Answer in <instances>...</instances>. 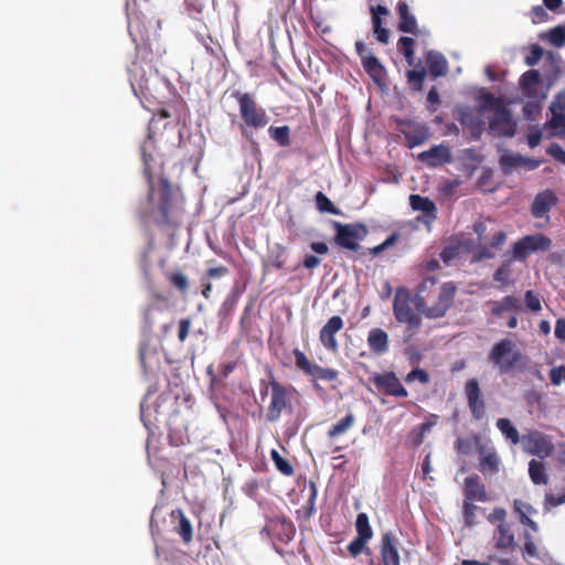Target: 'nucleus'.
Here are the masks:
<instances>
[{"mask_svg":"<svg viewBox=\"0 0 565 565\" xmlns=\"http://www.w3.org/2000/svg\"><path fill=\"white\" fill-rule=\"evenodd\" d=\"M182 211V195L168 179H149L146 213L157 223H177Z\"/></svg>","mask_w":565,"mask_h":565,"instance_id":"obj_1","label":"nucleus"},{"mask_svg":"<svg viewBox=\"0 0 565 565\" xmlns=\"http://www.w3.org/2000/svg\"><path fill=\"white\" fill-rule=\"evenodd\" d=\"M419 296L413 297L405 287L395 291L393 301V313L399 323L407 324L409 329H418L422 322V313L416 308V300Z\"/></svg>","mask_w":565,"mask_h":565,"instance_id":"obj_2","label":"nucleus"},{"mask_svg":"<svg viewBox=\"0 0 565 565\" xmlns=\"http://www.w3.org/2000/svg\"><path fill=\"white\" fill-rule=\"evenodd\" d=\"M232 96L237 100L239 106V115L244 121V125L241 126L243 134L246 132L245 127L260 129L268 124L265 109L258 107L252 95L236 90Z\"/></svg>","mask_w":565,"mask_h":565,"instance_id":"obj_3","label":"nucleus"},{"mask_svg":"<svg viewBox=\"0 0 565 565\" xmlns=\"http://www.w3.org/2000/svg\"><path fill=\"white\" fill-rule=\"evenodd\" d=\"M455 291L456 288L452 284H444L437 290V299L434 305L426 306L424 298L418 297L416 300V308L428 319L441 318L452 305Z\"/></svg>","mask_w":565,"mask_h":565,"instance_id":"obj_4","label":"nucleus"},{"mask_svg":"<svg viewBox=\"0 0 565 565\" xmlns=\"http://www.w3.org/2000/svg\"><path fill=\"white\" fill-rule=\"evenodd\" d=\"M521 353L515 343L509 339H502L492 348L489 360L501 373H509L520 360Z\"/></svg>","mask_w":565,"mask_h":565,"instance_id":"obj_5","label":"nucleus"},{"mask_svg":"<svg viewBox=\"0 0 565 565\" xmlns=\"http://www.w3.org/2000/svg\"><path fill=\"white\" fill-rule=\"evenodd\" d=\"M493 115L489 119V131L493 136L512 137L515 134V122L512 119L511 111L498 99L490 106Z\"/></svg>","mask_w":565,"mask_h":565,"instance_id":"obj_6","label":"nucleus"},{"mask_svg":"<svg viewBox=\"0 0 565 565\" xmlns=\"http://www.w3.org/2000/svg\"><path fill=\"white\" fill-rule=\"evenodd\" d=\"M551 246L552 241L543 234L527 235L514 243L513 258L525 260L531 254L546 252Z\"/></svg>","mask_w":565,"mask_h":565,"instance_id":"obj_7","label":"nucleus"},{"mask_svg":"<svg viewBox=\"0 0 565 565\" xmlns=\"http://www.w3.org/2000/svg\"><path fill=\"white\" fill-rule=\"evenodd\" d=\"M337 230L335 242L343 248L350 250H356L359 248V242L362 241L367 230L363 224H345L334 223Z\"/></svg>","mask_w":565,"mask_h":565,"instance_id":"obj_8","label":"nucleus"},{"mask_svg":"<svg viewBox=\"0 0 565 565\" xmlns=\"http://www.w3.org/2000/svg\"><path fill=\"white\" fill-rule=\"evenodd\" d=\"M522 445L526 452L540 458H546L554 452L552 437L537 430L523 436Z\"/></svg>","mask_w":565,"mask_h":565,"instance_id":"obj_9","label":"nucleus"},{"mask_svg":"<svg viewBox=\"0 0 565 565\" xmlns=\"http://www.w3.org/2000/svg\"><path fill=\"white\" fill-rule=\"evenodd\" d=\"M399 132L404 136L406 146L414 148L423 145L429 139V129L420 122H403Z\"/></svg>","mask_w":565,"mask_h":565,"instance_id":"obj_10","label":"nucleus"},{"mask_svg":"<svg viewBox=\"0 0 565 565\" xmlns=\"http://www.w3.org/2000/svg\"><path fill=\"white\" fill-rule=\"evenodd\" d=\"M380 555L383 565H401L398 540L392 532L382 535Z\"/></svg>","mask_w":565,"mask_h":565,"instance_id":"obj_11","label":"nucleus"},{"mask_svg":"<svg viewBox=\"0 0 565 565\" xmlns=\"http://www.w3.org/2000/svg\"><path fill=\"white\" fill-rule=\"evenodd\" d=\"M372 380L377 388L383 390L388 395L397 397H406L408 395L394 372L375 374Z\"/></svg>","mask_w":565,"mask_h":565,"instance_id":"obj_12","label":"nucleus"},{"mask_svg":"<svg viewBox=\"0 0 565 565\" xmlns=\"http://www.w3.org/2000/svg\"><path fill=\"white\" fill-rule=\"evenodd\" d=\"M409 204L413 210L423 212V214L417 217V221L430 230L437 214V209L434 202L418 194H412L409 196Z\"/></svg>","mask_w":565,"mask_h":565,"instance_id":"obj_13","label":"nucleus"},{"mask_svg":"<svg viewBox=\"0 0 565 565\" xmlns=\"http://www.w3.org/2000/svg\"><path fill=\"white\" fill-rule=\"evenodd\" d=\"M343 328V320L339 316L331 317L320 331V341L322 345L331 352L338 350L335 333Z\"/></svg>","mask_w":565,"mask_h":565,"instance_id":"obj_14","label":"nucleus"},{"mask_svg":"<svg viewBox=\"0 0 565 565\" xmlns=\"http://www.w3.org/2000/svg\"><path fill=\"white\" fill-rule=\"evenodd\" d=\"M418 159L430 167H437L451 161V151L448 146L440 143L419 153Z\"/></svg>","mask_w":565,"mask_h":565,"instance_id":"obj_15","label":"nucleus"},{"mask_svg":"<svg viewBox=\"0 0 565 565\" xmlns=\"http://www.w3.org/2000/svg\"><path fill=\"white\" fill-rule=\"evenodd\" d=\"M270 386H271V399H270L268 419L270 422H275L279 418L282 409L287 405L286 391L277 382H271Z\"/></svg>","mask_w":565,"mask_h":565,"instance_id":"obj_16","label":"nucleus"},{"mask_svg":"<svg viewBox=\"0 0 565 565\" xmlns=\"http://www.w3.org/2000/svg\"><path fill=\"white\" fill-rule=\"evenodd\" d=\"M556 203L555 195L550 191L539 193L532 204V214L536 218L544 217Z\"/></svg>","mask_w":565,"mask_h":565,"instance_id":"obj_17","label":"nucleus"},{"mask_svg":"<svg viewBox=\"0 0 565 565\" xmlns=\"http://www.w3.org/2000/svg\"><path fill=\"white\" fill-rule=\"evenodd\" d=\"M500 459L497 452L492 449H480V466L479 469L484 475H494L499 471Z\"/></svg>","mask_w":565,"mask_h":565,"instance_id":"obj_18","label":"nucleus"},{"mask_svg":"<svg viewBox=\"0 0 565 565\" xmlns=\"http://www.w3.org/2000/svg\"><path fill=\"white\" fill-rule=\"evenodd\" d=\"M460 122L469 129L475 139H478L481 136L484 124L480 115H477L469 109H465L460 113Z\"/></svg>","mask_w":565,"mask_h":565,"instance_id":"obj_19","label":"nucleus"},{"mask_svg":"<svg viewBox=\"0 0 565 565\" xmlns=\"http://www.w3.org/2000/svg\"><path fill=\"white\" fill-rule=\"evenodd\" d=\"M495 547L499 550H512L515 545L514 535L507 523H500L493 535Z\"/></svg>","mask_w":565,"mask_h":565,"instance_id":"obj_20","label":"nucleus"},{"mask_svg":"<svg viewBox=\"0 0 565 565\" xmlns=\"http://www.w3.org/2000/svg\"><path fill=\"white\" fill-rule=\"evenodd\" d=\"M367 344L372 352L383 354L388 350V335L382 329H372L369 332Z\"/></svg>","mask_w":565,"mask_h":565,"instance_id":"obj_21","label":"nucleus"},{"mask_svg":"<svg viewBox=\"0 0 565 565\" xmlns=\"http://www.w3.org/2000/svg\"><path fill=\"white\" fill-rule=\"evenodd\" d=\"M396 10L401 19L398 29L406 33H415L417 31V22L415 17L409 12L407 3L399 1Z\"/></svg>","mask_w":565,"mask_h":565,"instance_id":"obj_22","label":"nucleus"},{"mask_svg":"<svg viewBox=\"0 0 565 565\" xmlns=\"http://www.w3.org/2000/svg\"><path fill=\"white\" fill-rule=\"evenodd\" d=\"M465 495L468 501H486L487 494L484 487L480 484L477 477L465 479Z\"/></svg>","mask_w":565,"mask_h":565,"instance_id":"obj_23","label":"nucleus"},{"mask_svg":"<svg viewBox=\"0 0 565 565\" xmlns=\"http://www.w3.org/2000/svg\"><path fill=\"white\" fill-rule=\"evenodd\" d=\"M427 64L431 76L438 77L446 75L448 63L441 53L429 51L427 53Z\"/></svg>","mask_w":565,"mask_h":565,"instance_id":"obj_24","label":"nucleus"},{"mask_svg":"<svg viewBox=\"0 0 565 565\" xmlns=\"http://www.w3.org/2000/svg\"><path fill=\"white\" fill-rule=\"evenodd\" d=\"M540 78V73L535 70L527 71L522 75L520 86L527 97L536 96Z\"/></svg>","mask_w":565,"mask_h":565,"instance_id":"obj_25","label":"nucleus"},{"mask_svg":"<svg viewBox=\"0 0 565 565\" xmlns=\"http://www.w3.org/2000/svg\"><path fill=\"white\" fill-rule=\"evenodd\" d=\"M521 310V301L516 297L507 296L501 301L491 302V311L493 315H501L504 311Z\"/></svg>","mask_w":565,"mask_h":565,"instance_id":"obj_26","label":"nucleus"},{"mask_svg":"<svg viewBox=\"0 0 565 565\" xmlns=\"http://www.w3.org/2000/svg\"><path fill=\"white\" fill-rule=\"evenodd\" d=\"M362 65L365 70V72L375 81L382 79L384 76V67L380 63L379 58L376 56L367 55L365 60L362 61Z\"/></svg>","mask_w":565,"mask_h":565,"instance_id":"obj_27","label":"nucleus"},{"mask_svg":"<svg viewBox=\"0 0 565 565\" xmlns=\"http://www.w3.org/2000/svg\"><path fill=\"white\" fill-rule=\"evenodd\" d=\"M177 513L178 524L175 525V531L181 536L182 541L188 544L193 537L192 524L182 511H178Z\"/></svg>","mask_w":565,"mask_h":565,"instance_id":"obj_28","label":"nucleus"},{"mask_svg":"<svg viewBox=\"0 0 565 565\" xmlns=\"http://www.w3.org/2000/svg\"><path fill=\"white\" fill-rule=\"evenodd\" d=\"M500 161L504 173H511L513 168L525 167L531 163L529 159L518 153H505L501 157Z\"/></svg>","mask_w":565,"mask_h":565,"instance_id":"obj_29","label":"nucleus"},{"mask_svg":"<svg viewBox=\"0 0 565 565\" xmlns=\"http://www.w3.org/2000/svg\"><path fill=\"white\" fill-rule=\"evenodd\" d=\"M497 428L501 431V434L509 439L513 445L520 443V435L516 428L512 425L511 420L508 418H499L497 420Z\"/></svg>","mask_w":565,"mask_h":565,"instance_id":"obj_30","label":"nucleus"},{"mask_svg":"<svg viewBox=\"0 0 565 565\" xmlns=\"http://www.w3.org/2000/svg\"><path fill=\"white\" fill-rule=\"evenodd\" d=\"M529 475L531 480L535 484H545L547 477L545 473V467L541 461L532 459L529 463Z\"/></svg>","mask_w":565,"mask_h":565,"instance_id":"obj_31","label":"nucleus"},{"mask_svg":"<svg viewBox=\"0 0 565 565\" xmlns=\"http://www.w3.org/2000/svg\"><path fill=\"white\" fill-rule=\"evenodd\" d=\"M355 423L353 414H348L344 418L334 424L328 431L330 438L345 434Z\"/></svg>","mask_w":565,"mask_h":565,"instance_id":"obj_32","label":"nucleus"},{"mask_svg":"<svg viewBox=\"0 0 565 565\" xmlns=\"http://www.w3.org/2000/svg\"><path fill=\"white\" fill-rule=\"evenodd\" d=\"M268 132L271 139H274L279 146L287 147L290 145V129L288 126H271L269 127Z\"/></svg>","mask_w":565,"mask_h":565,"instance_id":"obj_33","label":"nucleus"},{"mask_svg":"<svg viewBox=\"0 0 565 565\" xmlns=\"http://www.w3.org/2000/svg\"><path fill=\"white\" fill-rule=\"evenodd\" d=\"M355 527H356V532H358L356 537L369 541L373 536V531L369 523V518L365 513L358 514Z\"/></svg>","mask_w":565,"mask_h":565,"instance_id":"obj_34","label":"nucleus"},{"mask_svg":"<svg viewBox=\"0 0 565 565\" xmlns=\"http://www.w3.org/2000/svg\"><path fill=\"white\" fill-rule=\"evenodd\" d=\"M541 38H547L550 43L556 47L563 46L565 43V24L553 28L548 33L542 34Z\"/></svg>","mask_w":565,"mask_h":565,"instance_id":"obj_35","label":"nucleus"},{"mask_svg":"<svg viewBox=\"0 0 565 565\" xmlns=\"http://www.w3.org/2000/svg\"><path fill=\"white\" fill-rule=\"evenodd\" d=\"M547 125L555 130V135L565 138V113L551 111Z\"/></svg>","mask_w":565,"mask_h":565,"instance_id":"obj_36","label":"nucleus"},{"mask_svg":"<svg viewBox=\"0 0 565 565\" xmlns=\"http://www.w3.org/2000/svg\"><path fill=\"white\" fill-rule=\"evenodd\" d=\"M515 510L521 515V523L524 525H529L534 532L537 531V524L529 518V513L531 512V507L526 503H523L522 501L516 500L514 502Z\"/></svg>","mask_w":565,"mask_h":565,"instance_id":"obj_37","label":"nucleus"},{"mask_svg":"<svg viewBox=\"0 0 565 565\" xmlns=\"http://www.w3.org/2000/svg\"><path fill=\"white\" fill-rule=\"evenodd\" d=\"M310 376L316 380L333 381L337 379L338 372L335 370L322 367L316 364L312 369V372L310 373Z\"/></svg>","mask_w":565,"mask_h":565,"instance_id":"obj_38","label":"nucleus"},{"mask_svg":"<svg viewBox=\"0 0 565 565\" xmlns=\"http://www.w3.org/2000/svg\"><path fill=\"white\" fill-rule=\"evenodd\" d=\"M294 354H295L296 366L299 370L303 371L306 374L310 375V373L312 372V369L315 367L316 363L310 362L307 359V356L305 355V353H302L298 349H296L294 351Z\"/></svg>","mask_w":565,"mask_h":565,"instance_id":"obj_39","label":"nucleus"},{"mask_svg":"<svg viewBox=\"0 0 565 565\" xmlns=\"http://www.w3.org/2000/svg\"><path fill=\"white\" fill-rule=\"evenodd\" d=\"M317 207L320 212L338 214V210L333 206L332 202L321 192L316 195Z\"/></svg>","mask_w":565,"mask_h":565,"instance_id":"obj_40","label":"nucleus"},{"mask_svg":"<svg viewBox=\"0 0 565 565\" xmlns=\"http://www.w3.org/2000/svg\"><path fill=\"white\" fill-rule=\"evenodd\" d=\"M271 459L274 460L277 469L285 476H291L294 473L291 465L285 460L277 450H271Z\"/></svg>","mask_w":565,"mask_h":565,"instance_id":"obj_41","label":"nucleus"},{"mask_svg":"<svg viewBox=\"0 0 565 565\" xmlns=\"http://www.w3.org/2000/svg\"><path fill=\"white\" fill-rule=\"evenodd\" d=\"M425 75H426V72L424 70H422V71L413 70V71L407 72V79H408L409 84L413 85V87L415 89L420 90Z\"/></svg>","mask_w":565,"mask_h":565,"instance_id":"obj_42","label":"nucleus"},{"mask_svg":"<svg viewBox=\"0 0 565 565\" xmlns=\"http://www.w3.org/2000/svg\"><path fill=\"white\" fill-rule=\"evenodd\" d=\"M465 392L469 401L480 399V388L477 380H469L466 384Z\"/></svg>","mask_w":565,"mask_h":565,"instance_id":"obj_43","label":"nucleus"},{"mask_svg":"<svg viewBox=\"0 0 565 565\" xmlns=\"http://www.w3.org/2000/svg\"><path fill=\"white\" fill-rule=\"evenodd\" d=\"M374 33L381 43L388 42V30L381 26V19L377 15L373 17Z\"/></svg>","mask_w":565,"mask_h":565,"instance_id":"obj_44","label":"nucleus"},{"mask_svg":"<svg viewBox=\"0 0 565 565\" xmlns=\"http://www.w3.org/2000/svg\"><path fill=\"white\" fill-rule=\"evenodd\" d=\"M405 381L407 383L418 381L423 384H426L429 381V376L426 371H424L422 369H415L407 374Z\"/></svg>","mask_w":565,"mask_h":565,"instance_id":"obj_45","label":"nucleus"},{"mask_svg":"<svg viewBox=\"0 0 565 565\" xmlns=\"http://www.w3.org/2000/svg\"><path fill=\"white\" fill-rule=\"evenodd\" d=\"M525 303L526 307L534 312L540 311L542 308L539 296L531 290H527L525 292Z\"/></svg>","mask_w":565,"mask_h":565,"instance_id":"obj_46","label":"nucleus"},{"mask_svg":"<svg viewBox=\"0 0 565 565\" xmlns=\"http://www.w3.org/2000/svg\"><path fill=\"white\" fill-rule=\"evenodd\" d=\"M543 53H544V51L540 45L533 44L531 46V55H529L525 58V63L530 66L536 65L539 63V61L542 58Z\"/></svg>","mask_w":565,"mask_h":565,"instance_id":"obj_47","label":"nucleus"},{"mask_svg":"<svg viewBox=\"0 0 565 565\" xmlns=\"http://www.w3.org/2000/svg\"><path fill=\"white\" fill-rule=\"evenodd\" d=\"M550 379L553 385L558 386L565 382V366L553 367L550 371Z\"/></svg>","mask_w":565,"mask_h":565,"instance_id":"obj_48","label":"nucleus"},{"mask_svg":"<svg viewBox=\"0 0 565 565\" xmlns=\"http://www.w3.org/2000/svg\"><path fill=\"white\" fill-rule=\"evenodd\" d=\"M550 111L565 113V90L558 93L550 105Z\"/></svg>","mask_w":565,"mask_h":565,"instance_id":"obj_49","label":"nucleus"},{"mask_svg":"<svg viewBox=\"0 0 565 565\" xmlns=\"http://www.w3.org/2000/svg\"><path fill=\"white\" fill-rule=\"evenodd\" d=\"M367 543L366 540L355 537L349 545L348 551L352 556L359 555L363 548L365 547V544Z\"/></svg>","mask_w":565,"mask_h":565,"instance_id":"obj_50","label":"nucleus"},{"mask_svg":"<svg viewBox=\"0 0 565 565\" xmlns=\"http://www.w3.org/2000/svg\"><path fill=\"white\" fill-rule=\"evenodd\" d=\"M510 266L509 265H503L501 266L500 268H498V270L495 271L494 274V280L495 281H499L501 284H509L510 281Z\"/></svg>","mask_w":565,"mask_h":565,"instance_id":"obj_51","label":"nucleus"},{"mask_svg":"<svg viewBox=\"0 0 565 565\" xmlns=\"http://www.w3.org/2000/svg\"><path fill=\"white\" fill-rule=\"evenodd\" d=\"M525 542H524V553L526 556L530 557H539V551L532 539L529 534L525 533L524 535Z\"/></svg>","mask_w":565,"mask_h":565,"instance_id":"obj_52","label":"nucleus"},{"mask_svg":"<svg viewBox=\"0 0 565 565\" xmlns=\"http://www.w3.org/2000/svg\"><path fill=\"white\" fill-rule=\"evenodd\" d=\"M469 407L476 418H480L484 414V405L482 399L469 401Z\"/></svg>","mask_w":565,"mask_h":565,"instance_id":"obj_53","label":"nucleus"},{"mask_svg":"<svg viewBox=\"0 0 565 565\" xmlns=\"http://www.w3.org/2000/svg\"><path fill=\"white\" fill-rule=\"evenodd\" d=\"M548 18L547 12L541 6H536L532 9V20L534 23L546 21Z\"/></svg>","mask_w":565,"mask_h":565,"instance_id":"obj_54","label":"nucleus"},{"mask_svg":"<svg viewBox=\"0 0 565 565\" xmlns=\"http://www.w3.org/2000/svg\"><path fill=\"white\" fill-rule=\"evenodd\" d=\"M459 185L458 179H454L452 181L446 182L441 188V194L445 198H450L455 194L456 188Z\"/></svg>","mask_w":565,"mask_h":565,"instance_id":"obj_55","label":"nucleus"},{"mask_svg":"<svg viewBox=\"0 0 565 565\" xmlns=\"http://www.w3.org/2000/svg\"><path fill=\"white\" fill-rule=\"evenodd\" d=\"M481 156L479 153H477L475 150L472 149H467L462 152V160L463 161H471V168L473 169L475 167V163H480L481 162Z\"/></svg>","mask_w":565,"mask_h":565,"instance_id":"obj_56","label":"nucleus"},{"mask_svg":"<svg viewBox=\"0 0 565 565\" xmlns=\"http://www.w3.org/2000/svg\"><path fill=\"white\" fill-rule=\"evenodd\" d=\"M171 282L180 290H185L188 288V279L181 273L174 274L171 277Z\"/></svg>","mask_w":565,"mask_h":565,"instance_id":"obj_57","label":"nucleus"},{"mask_svg":"<svg viewBox=\"0 0 565 565\" xmlns=\"http://www.w3.org/2000/svg\"><path fill=\"white\" fill-rule=\"evenodd\" d=\"M396 241V235H391L390 237H387L382 244L375 246L373 249H372V253L374 255H377L380 253H382L383 250H385L388 246H392Z\"/></svg>","mask_w":565,"mask_h":565,"instance_id":"obj_58","label":"nucleus"},{"mask_svg":"<svg viewBox=\"0 0 565 565\" xmlns=\"http://www.w3.org/2000/svg\"><path fill=\"white\" fill-rule=\"evenodd\" d=\"M505 510L501 509V508H497L493 510V512L488 516L489 521L494 523V522H499L500 523H505L504 522V519H505Z\"/></svg>","mask_w":565,"mask_h":565,"instance_id":"obj_59","label":"nucleus"},{"mask_svg":"<svg viewBox=\"0 0 565 565\" xmlns=\"http://www.w3.org/2000/svg\"><path fill=\"white\" fill-rule=\"evenodd\" d=\"M555 337L565 342V319H558L554 329Z\"/></svg>","mask_w":565,"mask_h":565,"instance_id":"obj_60","label":"nucleus"},{"mask_svg":"<svg viewBox=\"0 0 565 565\" xmlns=\"http://www.w3.org/2000/svg\"><path fill=\"white\" fill-rule=\"evenodd\" d=\"M472 441L469 439H458L457 440V450L460 454L468 455L471 451Z\"/></svg>","mask_w":565,"mask_h":565,"instance_id":"obj_61","label":"nucleus"},{"mask_svg":"<svg viewBox=\"0 0 565 565\" xmlns=\"http://www.w3.org/2000/svg\"><path fill=\"white\" fill-rule=\"evenodd\" d=\"M189 330H190V321L186 320V319H183L180 321V326H179V340L180 341H184L189 334Z\"/></svg>","mask_w":565,"mask_h":565,"instance_id":"obj_62","label":"nucleus"},{"mask_svg":"<svg viewBox=\"0 0 565 565\" xmlns=\"http://www.w3.org/2000/svg\"><path fill=\"white\" fill-rule=\"evenodd\" d=\"M548 152L558 161L565 163V151L558 146L553 145L550 147Z\"/></svg>","mask_w":565,"mask_h":565,"instance_id":"obj_63","label":"nucleus"},{"mask_svg":"<svg viewBox=\"0 0 565 565\" xmlns=\"http://www.w3.org/2000/svg\"><path fill=\"white\" fill-rule=\"evenodd\" d=\"M356 52L361 58V61L365 60L367 55H372L371 50L361 41L355 43Z\"/></svg>","mask_w":565,"mask_h":565,"instance_id":"obj_64","label":"nucleus"}]
</instances>
